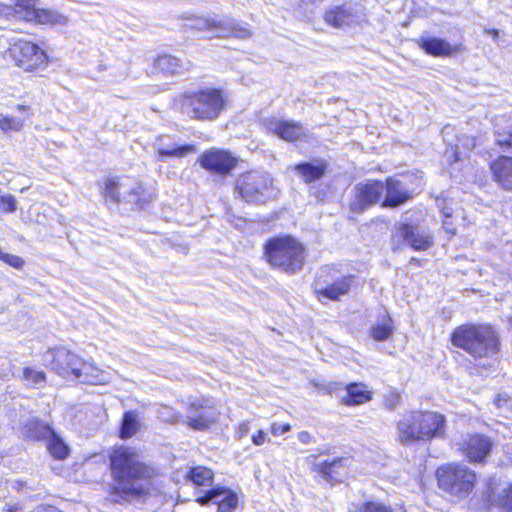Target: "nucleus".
<instances>
[{
    "label": "nucleus",
    "mask_w": 512,
    "mask_h": 512,
    "mask_svg": "<svg viewBox=\"0 0 512 512\" xmlns=\"http://www.w3.org/2000/svg\"><path fill=\"white\" fill-rule=\"evenodd\" d=\"M40 512H63V511L53 505H44L41 507Z\"/></svg>",
    "instance_id": "52"
},
{
    "label": "nucleus",
    "mask_w": 512,
    "mask_h": 512,
    "mask_svg": "<svg viewBox=\"0 0 512 512\" xmlns=\"http://www.w3.org/2000/svg\"><path fill=\"white\" fill-rule=\"evenodd\" d=\"M272 185V180L264 173L246 171L239 175L235 190L246 202H257Z\"/></svg>",
    "instance_id": "12"
},
{
    "label": "nucleus",
    "mask_w": 512,
    "mask_h": 512,
    "mask_svg": "<svg viewBox=\"0 0 512 512\" xmlns=\"http://www.w3.org/2000/svg\"><path fill=\"white\" fill-rule=\"evenodd\" d=\"M342 389L340 382H330L325 387V391L332 394ZM343 389L346 394L340 399V403L347 407L364 405L373 399L374 392L363 382H349Z\"/></svg>",
    "instance_id": "16"
},
{
    "label": "nucleus",
    "mask_w": 512,
    "mask_h": 512,
    "mask_svg": "<svg viewBox=\"0 0 512 512\" xmlns=\"http://www.w3.org/2000/svg\"><path fill=\"white\" fill-rule=\"evenodd\" d=\"M184 479L195 489L202 490L206 487L209 489L214 486L215 472L205 465H193L186 471Z\"/></svg>",
    "instance_id": "26"
},
{
    "label": "nucleus",
    "mask_w": 512,
    "mask_h": 512,
    "mask_svg": "<svg viewBox=\"0 0 512 512\" xmlns=\"http://www.w3.org/2000/svg\"><path fill=\"white\" fill-rule=\"evenodd\" d=\"M442 219H451L452 218V210L444 207L442 210Z\"/></svg>",
    "instance_id": "53"
},
{
    "label": "nucleus",
    "mask_w": 512,
    "mask_h": 512,
    "mask_svg": "<svg viewBox=\"0 0 512 512\" xmlns=\"http://www.w3.org/2000/svg\"><path fill=\"white\" fill-rule=\"evenodd\" d=\"M291 424L290 423H283L280 424L278 422H273L270 424V432L273 436H280L283 435L291 430Z\"/></svg>",
    "instance_id": "43"
},
{
    "label": "nucleus",
    "mask_w": 512,
    "mask_h": 512,
    "mask_svg": "<svg viewBox=\"0 0 512 512\" xmlns=\"http://www.w3.org/2000/svg\"><path fill=\"white\" fill-rule=\"evenodd\" d=\"M0 59L9 61L22 73L38 75L49 65L50 58L38 42L16 37L8 39L0 36Z\"/></svg>",
    "instance_id": "7"
},
{
    "label": "nucleus",
    "mask_w": 512,
    "mask_h": 512,
    "mask_svg": "<svg viewBox=\"0 0 512 512\" xmlns=\"http://www.w3.org/2000/svg\"><path fill=\"white\" fill-rule=\"evenodd\" d=\"M491 177L500 187L512 190V155H498L489 163Z\"/></svg>",
    "instance_id": "21"
},
{
    "label": "nucleus",
    "mask_w": 512,
    "mask_h": 512,
    "mask_svg": "<svg viewBox=\"0 0 512 512\" xmlns=\"http://www.w3.org/2000/svg\"><path fill=\"white\" fill-rule=\"evenodd\" d=\"M250 430V423L249 421H243L238 424L236 427V433L238 434L239 438L245 437Z\"/></svg>",
    "instance_id": "48"
},
{
    "label": "nucleus",
    "mask_w": 512,
    "mask_h": 512,
    "mask_svg": "<svg viewBox=\"0 0 512 512\" xmlns=\"http://www.w3.org/2000/svg\"><path fill=\"white\" fill-rule=\"evenodd\" d=\"M196 151L194 144L175 145L172 148L160 147L157 149L156 154L160 159L167 158H183Z\"/></svg>",
    "instance_id": "34"
},
{
    "label": "nucleus",
    "mask_w": 512,
    "mask_h": 512,
    "mask_svg": "<svg viewBox=\"0 0 512 512\" xmlns=\"http://www.w3.org/2000/svg\"><path fill=\"white\" fill-rule=\"evenodd\" d=\"M298 439L302 444H310L314 441L313 436L308 431H301L298 433Z\"/></svg>",
    "instance_id": "49"
},
{
    "label": "nucleus",
    "mask_w": 512,
    "mask_h": 512,
    "mask_svg": "<svg viewBox=\"0 0 512 512\" xmlns=\"http://www.w3.org/2000/svg\"><path fill=\"white\" fill-rule=\"evenodd\" d=\"M12 3L19 20L26 22L28 14L31 13L33 7L37 5L39 0H9Z\"/></svg>",
    "instance_id": "36"
},
{
    "label": "nucleus",
    "mask_w": 512,
    "mask_h": 512,
    "mask_svg": "<svg viewBox=\"0 0 512 512\" xmlns=\"http://www.w3.org/2000/svg\"><path fill=\"white\" fill-rule=\"evenodd\" d=\"M354 279L355 276L352 274L344 275L341 278L328 284L327 286L315 290V297L319 301L324 299L339 301L342 297L350 292Z\"/></svg>",
    "instance_id": "24"
},
{
    "label": "nucleus",
    "mask_w": 512,
    "mask_h": 512,
    "mask_svg": "<svg viewBox=\"0 0 512 512\" xmlns=\"http://www.w3.org/2000/svg\"><path fill=\"white\" fill-rule=\"evenodd\" d=\"M383 408L387 411H394L401 405V394L396 389L388 391L382 399Z\"/></svg>",
    "instance_id": "39"
},
{
    "label": "nucleus",
    "mask_w": 512,
    "mask_h": 512,
    "mask_svg": "<svg viewBox=\"0 0 512 512\" xmlns=\"http://www.w3.org/2000/svg\"><path fill=\"white\" fill-rule=\"evenodd\" d=\"M409 262L415 266H418V267H421L423 266V259H420V258H416V257H411L409 259Z\"/></svg>",
    "instance_id": "54"
},
{
    "label": "nucleus",
    "mask_w": 512,
    "mask_h": 512,
    "mask_svg": "<svg viewBox=\"0 0 512 512\" xmlns=\"http://www.w3.org/2000/svg\"><path fill=\"white\" fill-rule=\"evenodd\" d=\"M412 197V193L395 177L368 179L354 186L348 209L350 213L360 215L375 205L383 208L399 207Z\"/></svg>",
    "instance_id": "3"
},
{
    "label": "nucleus",
    "mask_w": 512,
    "mask_h": 512,
    "mask_svg": "<svg viewBox=\"0 0 512 512\" xmlns=\"http://www.w3.org/2000/svg\"><path fill=\"white\" fill-rule=\"evenodd\" d=\"M307 247L291 234L268 238L263 244V259L271 268L288 275L300 272L307 260Z\"/></svg>",
    "instance_id": "6"
},
{
    "label": "nucleus",
    "mask_w": 512,
    "mask_h": 512,
    "mask_svg": "<svg viewBox=\"0 0 512 512\" xmlns=\"http://www.w3.org/2000/svg\"><path fill=\"white\" fill-rule=\"evenodd\" d=\"M23 379L31 384H39L46 381V374L43 371L34 370L30 367H24L22 370Z\"/></svg>",
    "instance_id": "40"
},
{
    "label": "nucleus",
    "mask_w": 512,
    "mask_h": 512,
    "mask_svg": "<svg viewBox=\"0 0 512 512\" xmlns=\"http://www.w3.org/2000/svg\"><path fill=\"white\" fill-rule=\"evenodd\" d=\"M0 19L12 20L19 19L15 10L13 9L12 3H0Z\"/></svg>",
    "instance_id": "42"
},
{
    "label": "nucleus",
    "mask_w": 512,
    "mask_h": 512,
    "mask_svg": "<svg viewBox=\"0 0 512 512\" xmlns=\"http://www.w3.org/2000/svg\"><path fill=\"white\" fill-rule=\"evenodd\" d=\"M186 410L189 416L184 424L191 430L207 431L217 423L218 413L215 412V406L208 397L190 401Z\"/></svg>",
    "instance_id": "11"
},
{
    "label": "nucleus",
    "mask_w": 512,
    "mask_h": 512,
    "mask_svg": "<svg viewBox=\"0 0 512 512\" xmlns=\"http://www.w3.org/2000/svg\"><path fill=\"white\" fill-rule=\"evenodd\" d=\"M182 69L181 60L169 53L157 55L151 63V74L163 77H172Z\"/></svg>",
    "instance_id": "27"
},
{
    "label": "nucleus",
    "mask_w": 512,
    "mask_h": 512,
    "mask_svg": "<svg viewBox=\"0 0 512 512\" xmlns=\"http://www.w3.org/2000/svg\"><path fill=\"white\" fill-rule=\"evenodd\" d=\"M54 430L52 424L39 417L28 419L20 427L22 438L27 442H45Z\"/></svg>",
    "instance_id": "23"
},
{
    "label": "nucleus",
    "mask_w": 512,
    "mask_h": 512,
    "mask_svg": "<svg viewBox=\"0 0 512 512\" xmlns=\"http://www.w3.org/2000/svg\"><path fill=\"white\" fill-rule=\"evenodd\" d=\"M494 448L493 439L481 432L468 433L459 443V453L471 464H485Z\"/></svg>",
    "instance_id": "10"
},
{
    "label": "nucleus",
    "mask_w": 512,
    "mask_h": 512,
    "mask_svg": "<svg viewBox=\"0 0 512 512\" xmlns=\"http://www.w3.org/2000/svg\"><path fill=\"white\" fill-rule=\"evenodd\" d=\"M437 487L446 495L458 500L469 497L478 484V475L461 462H446L434 472Z\"/></svg>",
    "instance_id": "8"
},
{
    "label": "nucleus",
    "mask_w": 512,
    "mask_h": 512,
    "mask_svg": "<svg viewBox=\"0 0 512 512\" xmlns=\"http://www.w3.org/2000/svg\"><path fill=\"white\" fill-rule=\"evenodd\" d=\"M16 108L20 112H26V113H30L31 112V107L29 105L19 104V105L16 106Z\"/></svg>",
    "instance_id": "55"
},
{
    "label": "nucleus",
    "mask_w": 512,
    "mask_h": 512,
    "mask_svg": "<svg viewBox=\"0 0 512 512\" xmlns=\"http://www.w3.org/2000/svg\"><path fill=\"white\" fill-rule=\"evenodd\" d=\"M26 22L42 26H57L66 24L67 19L55 10L39 8L35 5L31 13L28 14Z\"/></svg>",
    "instance_id": "28"
},
{
    "label": "nucleus",
    "mask_w": 512,
    "mask_h": 512,
    "mask_svg": "<svg viewBox=\"0 0 512 512\" xmlns=\"http://www.w3.org/2000/svg\"><path fill=\"white\" fill-rule=\"evenodd\" d=\"M198 163L212 175L227 177L239 166L240 159L228 149L211 147L201 153Z\"/></svg>",
    "instance_id": "9"
},
{
    "label": "nucleus",
    "mask_w": 512,
    "mask_h": 512,
    "mask_svg": "<svg viewBox=\"0 0 512 512\" xmlns=\"http://www.w3.org/2000/svg\"><path fill=\"white\" fill-rule=\"evenodd\" d=\"M263 125L267 132L287 143L295 144L304 141L307 137L300 121L270 117L263 122Z\"/></svg>",
    "instance_id": "14"
},
{
    "label": "nucleus",
    "mask_w": 512,
    "mask_h": 512,
    "mask_svg": "<svg viewBox=\"0 0 512 512\" xmlns=\"http://www.w3.org/2000/svg\"><path fill=\"white\" fill-rule=\"evenodd\" d=\"M394 320L388 312H385L381 318L371 326L369 335L378 342L388 340L394 332Z\"/></svg>",
    "instance_id": "31"
},
{
    "label": "nucleus",
    "mask_w": 512,
    "mask_h": 512,
    "mask_svg": "<svg viewBox=\"0 0 512 512\" xmlns=\"http://www.w3.org/2000/svg\"><path fill=\"white\" fill-rule=\"evenodd\" d=\"M21 506L19 504H8L4 507L5 512H19Z\"/></svg>",
    "instance_id": "51"
},
{
    "label": "nucleus",
    "mask_w": 512,
    "mask_h": 512,
    "mask_svg": "<svg viewBox=\"0 0 512 512\" xmlns=\"http://www.w3.org/2000/svg\"><path fill=\"white\" fill-rule=\"evenodd\" d=\"M251 441L256 446H262L269 441V438L264 430L259 429L251 436Z\"/></svg>",
    "instance_id": "45"
},
{
    "label": "nucleus",
    "mask_w": 512,
    "mask_h": 512,
    "mask_svg": "<svg viewBox=\"0 0 512 512\" xmlns=\"http://www.w3.org/2000/svg\"><path fill=\"white\" fill-rule=\"evenodd\" d=\"M448 341L476 361L497 357L502 350L500 333L488 322L461 323L451 330Z\"/></svg>",
    "instance_id": "4"
},
{
    "label": "nucleus",
    "mask_w": 512,
    "mask_h": 512,
    "mask_svg": "<svg viewBox=\"0 0 512 512\" xmlns=\"http://www.w3.org/2000/svg\"><path fill=\"white\" fill-rule=\"evenodd\" d=\"M322 18L327 26L335 29H344L356 23L357 15L351 6L343 3L326 9Z\"/></svg>",
    "instance_id": "20"
},
{
    "label": "nucleus",
    "mask_w": 512,
    "mask_h": 512,
    "mask_svg": "<svg viewBox=\"0 0 512 512\" xmlns=\"http://www.w3.org/2000/svg\"><path fill=\"white\" fill-rule=\"evenodd\" d=\"M50 457L55 461H65L71 456V448L65 439L54 430L44 442Z\"/></svg>",
    "instance_id": "29"
},
{
    "label": "nucleus",
    "mask_w": 512,
    "mask_h": 512,
    "mask_svg": "<svg viewBox=\"0 0 512 512\" xmlns=\"http://www.w3.org/2000/svg\"><path fill=\"white\" fill-rule=\"evenodd\" d=\"M496 505L503 512H512V482L508 483L499 493Z\"/></svg>",
    "instance_id": "38"
},
{
    "label": "nucleus",
    "mask_w": 512,
    "mask_h": 512,
    "mask_svg": "<svg viewBox=\"0 0 512 512\" xmlns=\"http://www.w3.org/2000/svg\"><path fill=\"white\" fill-rule=\"evenodd\" d=\"M511 400V397L506 393L497 394L494 398V405L498 408L503 407L507 403H509Z\"/></svg>",
    "instance_id": "46"
},
{
    "label": "nucleus",
    "mask_w": 512,
    "mask_h": 512,
    "mask_svg": "<svg viewBox=\"0 0 512 512\" xmlns=\"http://www.w3.org/2000/svg\"><path fill=\"white\" fill-rule=\"evenodd\" d=\"M228 106V93L221 86H201L184 90L171 100V109L176 114L196 122H214Z\"/></svg>",
    "instance_id": "2"
},
{
    "label": "nucleus",
    "mask_w": 512,
    "mask_h": 512,
    "mask_svg": "<svg viewBox=\"0 0 512 512\" xmlns=\"http://www.w3.org/2000/svg\"><path fill=\"white\" fill-rule=\"evenodd\" d=\"M84 365V361L68 349L52 350L51 369L63 378H80Z\"/></svg>",
    "instance_id": "15"
},
{
    "label": "nucleus",
    "mask_w": 512,
    "mask_h": 512,
    "mask_svg": "<svg viewBox=\"0 0 512 512\" xmlns=\"http://www.w3.org/2000/svg\"><path fill=\"white\" fill-rule=\"evenodd\" d=\"M224 36H226V39L235 38L247 40L253 36V28L244 21L227 17Z\"/></svg>",
    "instance_id": "33"
},
{
    "label": "nucleus",
    "mask_w": 512,
    "mask_h": 512,
    "mask_svg": "<svg viewBox=\"0 0 512 512\" xmlns=\"http://www.w3.org/2000/svg\"><path fill=\"white\" fill-rule=\"evenodd\" d=\"M0 260L17 270H21L25 265V260L22 257L14 254L2 252L0 255Z\"/></svg>",
    "instance_id": "41"
},
{
    "label": "nucleus",
    "mask_w": 512,
    "mask_h": 512,
    "mask_svg": "<svg viewBox=\"0 0 512 512\" xmlns=\"http://www.w3.org/2000/svg\"><path fill=\"white\" fill-rule=\"evenodd\" d=\"M484 33H485L486 35L491 36L494 40H498V38H499V34H500V33H499V30H498V29H496V28H486V29L484 30Z\"/></svg>",
    "instance_id": "50"
},
{
    "label": "nucleus",
    "mask_w": 512,
    "mask_h": 512,
    "mask_svg": "<svg viewBox=\"0 0 512 512\" xmlns=\"http://www.w3.org/2000/svg\"><path fill=\"white\" fill-rule=\"evenodd\" d=\"M395 236L415 251H426L434 245L431 234L421 231L416 224L409 222L399 223Z\"/></svg>",
    "instance_id": "17"
},
{
    "label": "nucleus",
    "mask_w": 512,
    "mask_h": 512,
    "mask_svg": "<svg viewBox=\"0 0 512 512\" xmlns=\"http://www.w3.org/2000/svg\"><path fill=\"white\" fill-rule=\"evenodd\" d=\"M216 505L217 512H234L239 505L237 493L229 487L214 485L196 496L195 502L200 506Z\"/></svg>",
    "instance_id": "13"
},
{
    "label": "nucleus",
    "mask_w": 512,
    "mask_h": 512,
    "mask_svg": "<svg viewBox=\"0 0 512 512\" xmlns=\"http://www.w3.org/2000/svg\"><path fill=\"white\" fill-rule=\"evenodd\" d=\"M140 422L136 411H125L122 415L118 428V437L127 440L133 437L140 430Z\"/></svg>",
    "instance_id": "32"
},
{
    "label": "nucleus",
    "mask_w": 512,
    "mask_h": 512,
    "mask_svg": "<svg viewBox=\"0 0 512 512\" xmlns=\"http://www.w3.org/2000/svg\"><path fill=\"white\" fill-rule=\"evenodd\" d=\"M496 145L501 149H512V128L503 134L502 138L496 140Z\"/></svg>",
    "instance_id": "44"
},
{
    "label": "nucleus",
    "mask_w": 512,
    "mask_h": 512,
    "mask_svg": "<svg viewBox=\"0 0 512 512\" xmlns=\"http://www.w3.org/2000/svg\"><path fill=\"white\" fill-rule=\"evenodd\" d=\"M351 459V457L342 456L332 460H324L315 465L312 470L329 484L335 485L350 473Z\"/></svg>",
    "instance_id": "18"
},
{
    "label": "nucleus",
    "mask_w": 512,
    "mask_h": 512,
    "mask_svg": "<svg viewBox=\"0 0 512 512\" xmlns=\"http://www.w3.org/2000/svg\"><path fill=\"white\" fill-rule=\"evenodd\" d=\"M328 169V162L324 159L300 162L293 167V171L305 184L320 181L326 176Z\"/></svg>",
    "instance_id": "22"
},
{
    "label": "nucleus",
    "mask_w": 512,
    "mask_h": 512,
    "mask_svg": "<svg viewBox=\"0 0 512 512\" xmlns=\"http://www.w3.org/2000/svg\"><path fill=\"white\" fill-rule=\"evenodd\" d=\"M128 194L134 197V207L139 210L145 209L153 198L141 184L131 188Z\"/></svg>",
    "instance_id": "35"
},
{
    "label": "nucleus",
    "mask_w": 512,
    "mask_h": 512,
    "mask_svg": "<svg viewBox=\"0 0 512 512\" xmlns=\"http://www.w3.org/2000/svg\"><path fill=\"white\" fill-rule=\"evenodd\" d=\"M442 224L445 232L450 236L453 237L457 233V228L452 223L451 219H442Z\"/></svg>",
    "instance_id": "47"
},
{
    "label": "nucleus",
    "mask_w": 512,
    "mask_h": 512,
    "mask_svg": "<svg viewBox=\"0 0 512 512\" xmlns=\"http://www.w3.org/2000/svg\"><path fill=\"white\" fill-rule=\"evenodd\" d=\"M24 127V121L10 115L0 117V130L3 133L19 132Z\"/></svg>",
    "instance_id": "37"
},
{
    "label": "nucleus",
    "mask_w": 512,
    "mask_h": 512,
    "mask_svg": "<svg viewBox=\"0 0 512 512\" xmlns=\"http://www.w3.org/2000/svg\"><path fill=\"white\" fill-rule=\"evenodd\" d=\"M100 195L106 203L119 204L122 201L121 181L118 176H108L98 182Z\"/></svg>",
    "instance_id": "30"
},
{
    "label": "nucleus",
    "mask_w": 512,
    "mask_h": 512,
    "mask_svg": "<svg viewBox=\"0 0 512 512\" xmlns=\"http://www.w3.org/2000/svg\"><path fill=\"white\" fill-rule=\"evenodd\" d=\"M416 43L425 54L435 58L451 57L465 50L463 44L451 45L440 37H420Z\"/></svg>",
    "instance_id": "19"
},
{
    "label": "nucleus",
    "mask_w": 512,
    "mask_h": 512,
    "mask_svg": "<svg viewBox=\"0 0 512 512\" xmlns=\"http://www.w3.org/2000/svg\"><path fill=\"white\" fill-rule=\"evenodd\" d=\"M444 414L429 409H411L396 423L397 439L406 446L419 442H430L446 434Z\"/></svg>",
    "instance_id": "5"
},
{
    "label": "nucleus",
    "mask_w": 512,
    "mask_h": 512,
    "mask_svg": "<svg viewBox=\"0 0 512 512\" xmlns=\"http://www.w3.org/2000/svg\"><path fill=\"white\" fill-rule=\"evenodd\" d=\"M193 31L203 34L206 38L226 39V18L196 17L189 26Z\"/></svg>",
    "instance_id": "25"
},
{
    "label": "nucleus",
    "mask_w": 512,
    "mask_h": 512,
    "mask_svg": "<svg viewBox=\"0 0 512 512\" xmlns=\"http://www.w3.org/2000/svg\"><path fill=\"white\" fill-rule=\"evenodd\" d=\"M108 468L114 484L108 493L118 503L129 498L145 497L161 476L158 467L142 461L139 452L128 445H117L108 454Z\"/></svg>",
    "instance_id": "1"
}]
</instances>
